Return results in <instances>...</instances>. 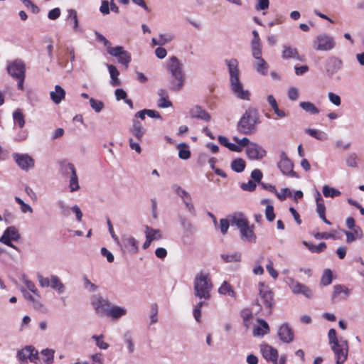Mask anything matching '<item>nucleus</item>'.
Returning <instances> with one entry per match:
<instances>
[{"label":"nucleus","mask_w":364,"mask_h":364,"mask_svg":"<svg viewBox=\"0 0 364 364\" xmlns=\"http://www.w3.org/2000/svg\"><path fill=\"white\" fill-rule=\"evenodd\" d=\"M151 323H156L157 319V314H158V306L156 303L152 304L151 306Z\"/></svg>","instance_id":"obj_63"},{"label":"nucleus","mask_w":364,"mask_h":364,"mask_svg":"<svg viewBox=\"0 0 364 364\" xmlns=\"http://www.w3.org/2000/svg\"><path fill=\"white\" fill-rule=\"evenodd\" d=\"M12 156L17 165L23 171H28L34 167L33 159L27 154L14 153Z\"/></svg>","instance_id":"obj_13"},{"label":"nucleus","mask_w":364,"mask_h":364,"mask_svg":"<svg viewBox=\"0 0 364 364\" xmlns=\"http://www.w3.org/2000/svg\"><path fill=\"white\" fill-rule=\"evenodd\" d=\"M346 165L349 167H353V168H356L358 166L356 154L353 153L347 157Z\"/></svg>","instance_id":"obj_57"},{"label":"nucleus","mask_w":364,"mask_h":364,"mask_svg":"<svg viewBox=\"0 0 364 364\" xmlns=\"http://www.w3.org/2000/svg\"><path fill=\"white\" fill-rule=\"evenodd\" d=\"M107 68L111 77V85L113 87L121 85V80L118 78V76L119 75V72L117 69V68L113 65H107Z\"/></svg>","instance_id":"obj_23"},{"label":"nucleus","mask_w":364,"mask_h":364,"mask_svg":"<svg viewBox=\"0 0 364 364\" xmlns=\"http://www.w3.org/2000/svg\"><path fill=\"white\" fill-rule=\"evenodd\" d=\"M68 13H69V18H71V20L73 21V23L74 31H79L80 30L79 23H78L77 15L76 11L74 9H69Z\"/></svg>","instance_id":"obj_50"},{"label":"nucleus","mask_w":364,"mask_h":364,"mask_svg":"<svg viewBox=\"0 0 364 364\" xmlns=\"http://www.w3.org/2000/svg\"><path fill=\"white\" fill-rule=\"evenodd\" d=\"M341 293H343L345 296H348L350 294V290L348 287H346L344 285H341V284L335 285L333 287L332 299L334 300L335 298Z\"/></svg>","instance_id":"obj_33"},{"label":"nucleus","mask_w":364,"mask_h":364,"mask_svg":"<svg viewBox=\"0 0 364 364\" xmlns=\"http://www.w3.org/2000/svg\"><path fill=\"white\" fill-rule=\"evenodd\" d=\"M218 292L221 294H228L231 297H235V296L234 290L227 282H223L218 289Z\"/></svg>","instance_id":"obj_37"},{"label":"nucleus","mask_w":364,"mask_h":364,"mask_svg":"<svg viewBox=\"0 0 364 364\" xmlns=\"http://www.w3.org/2000/svg\"><path fill=\"white\" fill-rule=\"evenodd\" d=\"M230 227V222L228 219L223 218L220 220V225L216 228H219L220 232L224 235L227 234Z\"/></svg>","instance_id":"obj_52"},{"label":"nucleus","mask_w":364,"mask_h":364,"mask_svg":"<svg viewBox=\"0 0 364 364\" xmlns=\"http://www.w3.org/2000/svg\"><path fill=\"white\" fill-rule=\"evenodd\" d=\"M194 294L200 299H209L210 298V291L213 288L211 279L209 274L200 271L194 279L193 282Z\"/></svg>","instance_id":"obj_4"},{"label":"nucleus","mask_w":364,"mask_h":364,"mask_svg":"<svg viewBox=\"0 0 364 364\" xmlns=\"http://www.w3.org/2000/svg\"><path fill=\"white\" fill-rule=\"evenodd\" d=\"M122 245L128 248H131V251L134 253H136L139 250V241L136 240L132 236H124L122 238Z\"/></svg>","instance_id":"obj_20"},{"label":"nucleus","mask_w":364,"mask_h":364,"mask_svg":"<svg viewBox=\"0 0 364 364\" xmlns=\"http://www.w3.org/2000/svg\"><path fill=\"white\" fill-rule=\"evenodd\" d=\"M107 53L117 58L118 62L122 64L126 68L129 67V64L132 60V56L122 46H118L114 48H107Z\"/></svg>","instance_id":"obj_7"},{"label":"nucleus","mask_w":364,"mask_h":364,"mask_svg":"<svg viewBox=\"0 0 364 364\" xmlns=\"http://www.w3.org/2000/svg\"><path fill=\"white\" fill-rule=\"evenodd\" d=\"M6 234H8L12 241H18L21 235L17 229L14 226H10L6 229Z\"/></svg>","instance_id":"obj_45"},{"label":"nucleus","mask_w":364,"mask_h":364,"mask_svg":"<svg viewBox=\"0 0 364 364\" xmlns=\"http://www.w3.org/2000/svg\"><path fill=\"white\" fill-rule=\"evenodd\" d=\"M314 236L317 240H321V239H325V240L333 239V240H336V239H338V237H336V235H335V231H333V232H317V233L314 234Z\"/></svg>","instance_id":"obj_48"},{"label":"nucleus","mask_w":364,"mask_h":364,"mask_svg":"<svg viewBox=\"0 0 364 364\" xmlns=\"http://www.w3.org/2000/svg\"><path fill=\"white\" fill-rule=\"evenodd\" d=\"M306 133L309 134L310 136L316 138L318 140L320 141H324L327 139V135L326 133L318 131L317 129H306L305 130Z\"/></svg>","instance_id":"obj_38"},{"label":"nucleus","mask_w":364,"mask_h":364,"mask_svg":"<svg viewBox=\"0 0 364 364\" xmlns=\"http://www.w3.org/2000/svg\"><path fill=\"white\" fill-rule=\"evenodd\" d=\"M332 350L335 353L337 364H341L346 360L348 350H345L342 345L333 346Z\"/></svg>","instance_id":"obj_19"},{"label":"nucleus","mask_w":364,"mask_h":364,"mask_svg":"<svg viewBox=\"0 0 364 364\" xmlns=\"http://www.w3.org/2000/svg\"><path fill=\"white\" fill-rule=\"evenodd\" d=\"M7 71L13 78L21 77L26 75V65L21 59H16L8 64Z\"/></svg>","instance_id":"obj_12"},{"label":"nucleus","mask_w":364,"mask_h":364,"mask_svg":"<svg viewBox=\"0 0 364 364\" xmlns=\"http://www.w3.org/2000/svg\"><path fill=\"white\" fill-rule=\"evenodd\" d=\"M181 193L183 195H186V199H184V203L186 205V208L188 210V211L193 215H196V212L194 208V205L192 203V198L189 193L187 191H182L181 189L178 191Z\"/></svg>","instance_id":"obj_29"},{"label":"nucleus","mask_w":364,"mask_h":364,"mask_svg":"<svg viewBox=\"0 0 364 364\" xmlns=\"http://www.w3.org/2000/svg\"><path fill=\"white\" fill-rule=\"evenodd\" d=\"M166 69L171 75V80L168 85L171 90L178 92L183 87L185 75L183 64L176 56H171L166 64Z\"/></svg>","instance_id":"obj_2"},{"label":"nucleus","mask_w":364,"mask_h":364,"mask_svg":"<svg viewBox=\"0 0 364 364\" xmlns=\"http://www.w3.org/2000/svg\"><path fill=\"white\" fill-rule=\"evenodd\" d=\"M179 221H180V223H181L183 229L185 231L189 232H191L193 231V225L185 216L180 215Z\"/></svg>","instance_id":"obj_43"},{"label":"nucleus","mask_w":364,"mask_h":364,"mask_svg":"<svg viewBox=\"0 0 364 364\" xmlns=\"http://www.w3.org/2000/svg\"><path fill=\"white\" fill-rule=\"evenodd\" d=\"M328 337L329 340V343L331 344H333V346H336L340 344L338 343L337 336H336V331L334 328H331L328 333Z\"/></svg>","instance_id":"obj_60"},{"label":"nucleus","mask_w":364,"mask_h":364,"mask_svg":"<svg viewBox=\"0 0 364 364\" xmlns=\"http://www.w3.org/2000/svg\"><path fill=\"white\" fill-rule=\"evenodd\" d=\"M0 242L3 243L7 246H9V247L16 250L17 251H18V248L16 245L12 244V240L10 238L9 235L8 234H6V230L4 232L3 235L0 237Z\"/></svg>","instance_id":"obj_47"},{"label":"nucleus","mask_w":364,"mask_h":364,"mask_svg":"<svg viewBox=\"0 0 364 364\" xmlns=\"http://www.w3.org/2000/svg\"><path fill=\"white\" fill-rule=\"evenodd\" d=\"M245 161L241 158H237L232 161L230 167L232 171L237 173L242 172L245 168Z\"/></svg>","instance_id":"obj_26"},{"label":"nucleus","mask_w":364,"mask_h":364,"mask_svg":"<svg viewBox=\"0 0 364 364\" xmlns=\"http://www.w3.org/2000/svg\"><path fill=\"white\" fill-rule=\"evenodd\" d=\"M246 154L250 160H259L266 156V151L259 144L251 143L246 149Z\"/></svg>","instance_id":"obj_14"},{"label":"nucleus","mask_w":364,"mask_h":364,"mask_svg":"<svg viewBox=\"0 0 364 364\" xmlns=\"http://www.w3.org/2000/svg\"><path fill=\"white\" fill-rule=\"evenodd\" d=\"M259 286V296L265 306L267 313L270 314L274 305L273 292L262 283H260Z\"/></svg>","instance_id":"obj_11"},{"label":"nucleus","mask_w":364,"mask_h":364,"mask_svg":"<svg viewBox=\"0 0 364 364\" xmlns=\"http://www.w3.org/2000/svg\"><path fill=\"white\" fill-rule=\"evenodd\" d=\"M332 277H333V274H332L331 270L329 269H326L323 271V275L321 277V284L324 286L330 284L332 282Z\"/></svg>","instance_id":"obj_44"},{"label":"nucleus","mask_w":364,"mask_h":364,"mask_svg":"<svg viewBox=\"0 0 364 364\" xmlns=\"http://www.w3.org/2000/svg\"><path fill=\"white\" fill-rule=\"evenodd\" d=\"M29 355H31V346H26L17 352V358L21 361L28 359Z\"/></svg>","instance_id":"obj_42"},{"label":"nucleus","mask_w":364,"mask_h":364,"mask_svg":"<svg viewBox=\"0 0 364 364\" xmlns=\"http://www.w3.org/2000/svg\"><path fill=\"white\" fill-rule=\"evenodd\" d=\"M129 132L136 138L137 140L141 141L146 132L145 129H129Z\"/></svg>","instance_id":"obj_62"},{"label":"nucleus","mask_w":364,"mask_h":364,"mask_svg":"<svg viewBox=\"0 0 364 364\" xmlns=\"http://www.w3.org/2000/svg\"><path fill=\"white\" fill-rule=\"evenodd\" d=\"M289 287L291 291L296 294H299L301 291V283L298 281L291 279Z\"/></svg>","instance_id":"obj_61"},{"label":"nucleus","mask_w":364,"mask_h":364,"mask_svg":"<svg viewBox=\"0 0 364 364\" xmlns=\"http://www.w3.org/2000/svg\"><path fill=\"white\" fill-rule=\"evenodd\" d=\"M299 95V90L296 87H291L288 90V97L290 100L295 101Z\"/></svg>","instance_id":"obj_64"},{"label":"nucleus","mask_w":364,"mask_h":364,"mask_svg":"<svg viewBox=\"0 0 364 364\" xmlns=\"http://www.w3.org/2000/svg\"><path fill=\"white\" fill-rule=\"evenodd\" d=\"M261 351L263 357L268 361H271L274 364H277L278 359L277 350L272 348L269 345H262Z\"/></svg>","instance_id":"obj_17"},{"label":"nucleus","mask_w":364,"mask_h":364,"mask_svg":"<svg viewBox=\"0 0 364 364\" xmlns=\"http://www.w3.org/2000/svg\"><path fill=\"white\" fill-rule=\"evenodd\" d=\"M50 287L52 289L58 291V293H63L65 291V286L61 282L59 277L56 275L50 276Z\"/></svg>","instance_id":"obj_25"},{"label":"nucleus","mask_w":364,"mask_h":364,"mask_svg":"<svg viewBox=\"0 0 364 364\" xmlns=\"http://www.w3.org/2000/svg\"><path fill=\"white\" fill-rule=\"evenodd\" d=\"M277 166L284 175L298 178V174L293 170V163L284 151H282L280 154V161L278 162Z\"/></svg>","instance_id":"obj_9"},{"label":"nucleus","mask_w":364,"mask_h":364,"mask_svg":"<svg viewBox=\"0 0 364 364\" xmlns=\"http://www.w3.org/2000/svg\"><path fill=\"white\" fill-rule=\"evenodd\" d=\"M336 46L334 38L326 34H321L316 37L314 48L316 50H330Z\"/></svg>","instance_id":"obj_10"},{"label":"nucleus","mask_w":364,"mask_h":364,"mask_svg":"<svg viewBox=\"0 0 364 364\" xmlns=\"http://www.w3.org/2000/svg\"><path fill=\"white\" fill-rule=\"evenodd\" d=\"M190 116L191 118H196L205 122H209L211 119L210 114L198 105L193 107L191 109Z\"/></svg>","instance_id":"obj_18"},{"label":"nucleus","mask_w":364,"mask_h":364,"mask_svg":"<svg viewBox=\"0 0 364 364\" xmlns=\"http://www.w3.org/2000/svg\"><path fill=\"white\" fill-rule=\"evenodd\" d=\"M343 66V63L338 57L331 55L329 56L325 63V72L328 77H332L337 73Z\"/></svg>","instance_id":"obj_8"},{"label":"nucleus","mask_w":364,"mask_h":364,"mask_svg":"<svg viewBox=\"0 0 364 364\" xmlns=\"http://www.w3.org/2000/svg\"><path fill=\"white\" fill-rule=\"evenodd\" d=\"M252 55L256 60L262 58V46H251Z\"/></svg>","instance_id":"obj_59"},{"label":"nucleus","mask_w":364,"mask_h":364,"mask_svg":"<svg viewBox=\"0 0 364 364\" xmlns=\"http://www.w3.org/2000/svg\"><path fill=\"white\" fill-rule=\"evenodd\" d=\"M16 202L21 205V210L23 213L33 212L32 208L18 196L15 197Z\"/></svg>","instance_id":"obj_53"},{"label":"nucleus","mask_w":364,"mask_h":364,"mask_svg":"<svg viewBox=\"0 0 364 364\" xmlns=\"http://www.w3.org/2000/svg\"><path fill=\"white\" fill-rule=\"evenodd\" d=\"M90 104L91 107L96 112H100L104 108V103L100 101L95 100L94 98L90 99Z\"/></svg>","instance_id":"obj_49"},{"label":"nucleus","mask_w":364,"mask_h":364,"mask_svg":"<svg viewBox=\"0 0 364 364\" xmlns=\"http://www.w3.org/2000/svg\"><path fill=\"white\" fill-rule=\"evenodd\" d=\"M231 223L235 225L240 230L241 239L248 242H255L257 236L254 232L255 226L249 225L247 219L233 217Z\"/></svg>","instance_id":"obj_5"},{"label":"nucleus","mask_w":364,"mask_h":364,"mask_svg":"<svg viewBox=\"0 0 364 364\" xmlns=\"http://www.w3.org/2000/svg\"><path fill=\"white\" fill-rule=\"evenodd\" d=\"M265 217L269 222H272L275 219L274 207L272 205H267L265 208Z\"/></svg>","instance_id":"obj_54"},{"label":"nucleus","mask_w":364,"mask_h":364,"mask_svg":"<svg viewBox=\"0 0 364 364\" xmlns=\"http://www.w3.org/2000/svg\"><path fill=\"white\" fill-rule=\"evenodd\" d=\"M127 314V309L124 307L112 305L109 309L107 317H111L113 319H118Z\"/></svg>","instance_id":"obj_21"},{"label":"nucleus","mask_w":364,"mask_h":364,"mask_svg":"<svg viewBox=\"0 0 364 364\" xmlns=\"http://www.w3.org/2000/svg\"><path fill=\"white\" fill-rule=\"evenodd\" d=\"M257 62L255 65L256 71L262 75H265L267 73L269 65L264 58L257 60Z\"/></svg>","instance_id":"obj_28"},{"label":"nucleus","mask_w":364,"mask_h":364,"mask_svg":"<svg viewBox=\"0 0 364 364\" xmlns=\"http://www.w3.org/2000/svg\"><path fill=\"white\" fill-rule=\"evenodd\" d=\"M323 194L325 197L326 198H334V197H336V196H339L341 193L340 191L334 188H332V187H330L327 185H325L323 187Z\"/></svg>","instance_id":"obj_35"},{"label":"nucleus","mask_w":364,"mask_h":364,"mask_svg":"<svg viewBox=\"0 0 364 364\" xmlns=\"http://www.w3.org/2000/svg\"><path fill=\"white\" fill-rule=\"evenodd\" d=\"M278 336L283 343H289L294 340V331L287 323H284L278 331Z\"/></svg>","instance_id":"obj_15"},{"label":"nucleus","mask_w":364,"mask_h":364,"mask_svg":"<svg viewBox=\"0 0 364 364\" xmlns=\"http://www.w3.org/2000/svg\"><path fill=\"white\" fill-rule=\"evenodd\" d=\"M178 149L179 150L178 157L181 159L187 160L191 157V154L186 143L183 142L179 144L178 145Z\"/></svg>","instance_id":"obj_27"},{"label":"nucleus","mask_w":364,"mask_h":364,"mask_svg":"<svg viewBox=\"0 0 364 364\" xmlns=\"http://www.w3.org/2000/svg\"><path fill=\"white\" fill-rule=\"evenodd\" d=\"M259 114L257 109H247L237 124V130L245 135H250L256 132V126L260 124Z\"/></svg>","instance_id":"obj_3"},{"label":"nucleus","mask_w":364,"mask_h":364,"mask_svg":"<svg viewBox=\"0 0 364 364\" xmlns=\"http://www.w3.org/2000/svg\"><path fill=\"white\" fill-rule=\"evenodd\" d=\"M83 281H84L85 288L88 289L89 291L95 292L97 290L98 287L96 284L92 283L90 282V280L86 276H84Z\"/></svg>","instance_id":"obj_55"},{"label":"nucleus","mask_w":364,"mask_h":364,"mask_svg":"<svg viewBox=\"0 0 364 364\" xmlns=\"http://www.w3.org/2000/svg\"><path fill=\"white\" fill-rule=\"evenodd\" d=\"M69 188L71 192H74L80 189L78 177L76 171H73L70 175Z\"/></svg>","instance_id":"obj_34"},{"label":"nucleus","mask_w":364,"mask_h":364,"mask_svg":"<svg viewBox=\"0 0 364 364\" xmlns=\"http://www.w3.org/2000/svg\"><path fill=\"white\" fill-rule=\"evenodd\" d=\"M104 336L102 334L97 336L93 335L92 336V339L95 340L96 342V346L103 350H106L109 348V344L103 341Z\"/></svg>","instance_id":"obj_40"},{"label":"nucleus","mask_w":364,"mask_h":364,"mask_svg":"<svg viewBox=\"0 0 364 364\" xmlns=\"http://www.w3.org/2000/svg\"><path fill=\"white\" fill-rule=\"evenodd\" d=\"M123 338H124V342L127 345L129 353H133L134 350V345L132 341V337L131 333L129 331H127L126 333H124Z\"/></svg>","instance_id":"obj_46"},{"label":"nucleus","mask_w":364,"mask_h":364,"mask_svg":"<svg viewBox=\"0 0 364 364\" xmlns=\"http://www.w3.org/2000/svg\"><path fill=\"white\" fill-rule=\"evenodd\" d=\"M282 57L283 59L294 58L301 62L305 60L304 56L299 55L296 48L287 45L283 46Z\"/></svg>","instance_id":"obj_16"},{"label":"nucleus","mask_w":364,"mask_h":364,"mask_svg":"<svg viewBox=\"0 0 364 364\" xmlns=\"http://www.w3.org/2000/svg\"><path fill=\"white\" fill-rule=\"evenodd\" d=\"M54 350L51 349H44L41 351V354L45 357L44 362L46 364H52L53 362Z\"/></svg>","instance_id":"obj_41"},{"label":"nucleus","mask_w":364,"mask_h":364,"mask_svg":"<svg viewBox=\"0 0 364 364\" xmlns=\"http://www.w3.org/2000/svg\"><path fill=\"white\" fill-rule=\"evenodd\" d=\"M299 106L305 112L311 114H318L319 112V109L311 102H301Z\"/></svg>","instance_id":"obj_31"},{"label":"nucleus","mask_w":364,"mask_h":364,"mask_svg":"<svg viewBox=\"0 0 364 364\" xmlns=\"http://www.w3.org/2000/svg\"><path fill=\"white\" fill-rule=\"evenodd\" d=\"M303 244L309 249L311 252L320 253L326 248V244L325 242H321L318 245H315L312 243L304 241Z\"/></svg>","instance_id":"obj_32"},{"label":"nucleus","mask_w":364,"mask_h":364,"mask_svg":"<svg viewBox=\"0 0 364 364\" xmlns=\"http://www.w3.org/2000/svg\"><path fill=\"white\" fill-rule=\"evenodd\" d=\"M316 211L318 215H323L326 213V206L323 203V198L318 191H316Z\"/></svg>","instance_id":"obj_36"},{"label":"nucleus","mask_w":364,"mask_h":364,"mask_svg":"<svg viewBox=\"0 0 364 364\" xmlns=\"http://www.w3.org/2000/svg\"><path fill=\"white\" fill-rule=\"evenodd\" d=\"M51 100L55 103L59 104L62 100L65 98V91L60 85H55V91L51 92L50 94Z\"/></svg>","instance_id":"obj_24"},{"label":"nucleus","mask_w":364,"mask_h":364,"mask_svg":"<svg viewBox=\"0 0 364 364\" xmlns=\"http://www.w3.org/2000/svg\"><path fill=\"white\" fill-rule=\"evenodd\" d=\"M58 164L60 166V171L63 176H68L69 174L76 171L74 164L68 162L66 159L60 161Z\"/></svg>","instance_id":"obj_22"},{"label":"nucleus","mask_w":364,"mask_h":364,"mask_svg":"<svg viewBox=\"0 0 364 364\" xmlns=\"http://www.w3.org/2000/svg\"><path fill=\"white\" fill-rule=\"evenodd\" d=\"M262 172L258 168L253 170L251 173V177L253 179V181H255V183H258L259 185L260 184V183H262L261 180L262 178Z\"/></svg>","instance_id":"obj_58"},{"label":"nucleus","mask_w":364,"mask_h":364,"mask_svg":"<svg viewBox=\"0 0 364 364\" xmlns=\"http://www.w3.org/2000/svg\"><path fill=\"white\" fill-rule=\"evenodd\" d=\"M146 235H152L153 240L156 239H161V235L159 230L154 229L149 226H146Z\"/></svg>","instance_id":"obj_51"},{"label":"nucleus","mask_w":364,"mask_h":364,"mask_svg":"<svg viewBox=\"0 0 364 364\" xmlns=\"http://www.w3.org/2000/svg\"><path fill=\"white\" fill-rule=\"evenodd\" d=\"M225 63L228 68L230 74V87L234 95L242 100H249L250 92L245 90L243 84L240 80V70L238 69V61L235 58L226 60Z\"/></svg>","instance_id":"obj_1"},{"label":"nucleus","mask_w":364,"mask_h":364,"mask_svg":"<svg viewBox=\"0 0 364 364\" xmlns=\"http://www.w3.org/2000/svg\"><path fill=\"white\" fill-rule=\"evenodd\" d=\"M14 123L18 124L20 128H23L25 125V117L21 109H16L13 113Z\"/></svg>","instance_id":"obj_30"},{"label":"nucleus","mask_w":364,"mask_h":364,"mask_svg":"<svg viewBox=\"0 0 364 364\" xmlns=\"http://www.w3.org/2000/svg\"><path fill=\"white\" fill-rule=\"evenodd\" d=\"M92 305L100 317H107L109 309L112 305L111 302L101 296H95L92 300Z\"/></svg>","instance_id":"obj_6"},{"label":"nucleus","mask_w":364,"mask_h":364,"mask_svg":"<svg viewBox=\"0 0 364 364\" xmlns=\"http://www.w3.org/2000/svg\"><path fill=\"white\" fill-rule=\"evenodd\" d=\"M240 187L243 191L252 192L255 190L257 185L255 181L250 180L247 183H242Z\"/></svg>","instance_id":"obj_56"},{"label":"nucleus","mask_w":364,"mask_h":364,"mask_svg":"<svg viewBox=\"0 0 364 364\" xmlns=\"http://www.w3.org/2000/svg\"><path fill=\"white\" fill-rule=\"evenodd\" d=\"M222 259L226 263L233 262H240L241 260V254L238 252H235L231 255L222 254Z\"/></svg>","instance_id":"obj_39"}]
</instances>
